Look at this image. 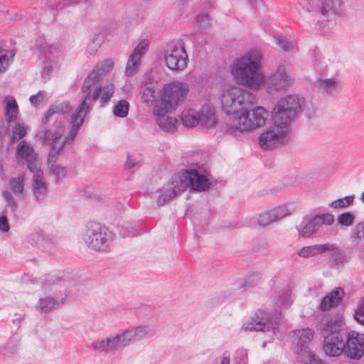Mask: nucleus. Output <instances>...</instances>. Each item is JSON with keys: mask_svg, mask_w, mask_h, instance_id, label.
I'll use <instances>...</instances> for the list:
<instances>
[{"mask_svg": "<svg viewBox=\"0 0 364 364\" xmlns=\"http://www.w3.org/2000/svg\"><path fill=\"white\" fill-rule=\"evenodd\" d=\"M100 80L92 72L83 82L81 91L84 94L82 101L71 114L69 131L65 135V126L62 122H57L50 130L43 129L37 132L36 137L42 143L48 140L51 147L49 161L55 157L65 144H70L75 138L80 127L84 122L87 114L90 112L92 102L100 97V90L98 82Z\"/></svg>", "mask_w": 364, "mask_h": 364, "instance_id": "nucleus-1", "label": "nucleus"}, {"mask_svg": "<svg viewBox=\"0 0 364 364\" xmlns=\"http://www.w3.org/2000/svg\"><path fill=\"white\" fill-rule=\"evenodd\" d=\"M211 186V182L199 171L185 170L174 174L171 178L160 189L156 203L164 205L169 203L177 196L184 192L188 187L194 191H205Z\"/></svg>", "mask_w": 364, "mask_h": 364, "instance_id": "nucleus-2", "label": "nucleus"}, {"mask_svg": "<svg viewBox=\"0 0 364 364\" xmlns=\"http://www.w3.org/2000/svg\"><path fill=\"white\" fill-rule=\"evenodd\" d=\"M262 53L252 50L232 63L230 71L235 81L252 90L261 88L263 80L261 60Z\"/></svg>", "mask_w": 364, "mask_h": 364, "instance_id": "nucleus-3", "label": "nucleus"}, {"mask_svg": "<svg viewBox=\"0 0 364 364\" xmlns=\"http://www.w3.org/2000/svg\"><path fill=\"white\" fill-rule=\"evenodd\" d=\"M245 106L232 119L221 127L224 134L237 136L239 134L252 132L263 127L269 116L267 110L261 106L251 108Z\"/></svg>", "mask_w": 364, "mask_h": 364, "instance_id": "nucleus-4", "label": "nucleus"}, {"mask_svg": "<svg viewBox=\"0 0 364 364\" xmlns=\"http://www.w3.org/2000/svg\"><path fill=\"white\" fill-rule=\"evenodd\" d=\"M305 99L298 94H289L282 97L274 105L271 112L272 121L278 125L289 126L302 113Z\"/></svg>", "mask_w": 364, "mask_h": 364, "instance_id": "nucleus-5", "label": "nucleus"}, {"mask_svg": "<svg viewBox=\"0 0 364 364\" xmlns=\"http://www.w3.org/2000/svg\"><path fill=\"white\" fill-rule=\"evenodd\" d=\"M250 97L249 92L237 85H225L220 94L222 109L235 117L245 106L252 105Z\"/></svg>", "mask_w": 364, "mask_h": 364, "instance_id": "nucleus-6", "label": "nucleus"}, {"mask_svg": "<svg viewBox=\"0 0 364 364\" xmlns=\"http://www.w3.org/2000/svg\"><path fill=\"white\" fill-rule=\"evenodd\" d=\"M115 238L114 233L107 227L97 223H90L85 227L81 239L87 248L97 252L109 249Z\"/></svg>", "mask_w": 364, "mask_h": 364, "instance_id": "nucleus-7", "label": "nucleus"}, {"mask_svg": "<svg viewBox=\"0 0 364 364\" xmlns=\"http://www.w3.org/2000/svg\"><path fill=\"white\" fill-rule=\"evenodd\" d=\"M343 326V321L340 318H331L323 324V349L328 356H338L344 350Z\"/></svg>", "mask_w": 364, "mask_h": 364, "instance_id": "nucleus-8", "label": "nucleus"}, {"mask_svg": "<svg viewBox=\"0 0 364 364\" xmlns=\"http://www.w3.org/2000/svg\"><path fill=\"white\" fill-rule=\"evenodd\" d=\"M182 124L188 128H193L198 124L207 129H213L217 124L214 109L209 106H203L199 109L185 108L181 114Z\"/></svg>", "mask_w": 364, "mask_h": 364, "instance_id": "nucleus-9", "label": "nucleus"}, {"mask_svg": "<svg viewBox=\"0 0 364 364\" xmlns=\"http://www.w3.org/2000/svg\"><path fill=\"white\" fill-rule=\"evenodd\" d=\"M188 92L189 86L186 82L174 80L165 84L160 91L159 98L155 105L176 109L179 105L184 102Z\"/></svg>", "mask_w": 364, "mask_h": 364, "instance_id": "nucleus-10", "label": "nucleus"}, {"mask_svg": "<svg viewBox=\"0 0 364 364\" xmlns=\"http://www.w3.org/2000/svg\"><path fill=\"white\" fill-rule=\"evenodd\" d=\"M293 83L294 79L288 65L281 64L267 76L263 74L261 87L269 94H274L287 91Z\"/></svg>", "mask_w": 364, "mask_h": 364, "instance_id": "nucleus-11", "label": "nucleus"}, {"mask_svg": "<svg viewBox=\"0 0 364 364\" xmlns=\"http://www.w3.org/2000/svg\"><path fill=\"white\" fill-rule=\"evenodd\" d=\"M287 125H278L272 121V125L264 130L259 136L261 148L269 150L283 144L289 139V130Z\"/></svg>", "mask_w": 364, "mask_h": 364, "instance_id": "nucleus-12", "label": "nucleus"}, {"mask_svg": "<svg viewBox=\"0 0 364 364\" xmlns=\"http://www.w3.org/2000/svg\"><path fill=\"white\" fill-rule=\"evenodd\" d=\"M164 60L168 69L173 71H181L187 67L188 54L181 43L173 42L165 48Z\"/></svg>", "mask_w": 364, "mask_h": 364, "instance_id": "nucleus-13", "label": "nucleus"}, {"mask_svg": "<svg viewBox=\"0 0 364 364\" xmlns=\"http://www.w3.org/2000/svg\"><path fill=\"white\" fill-rule=\"evenodd\" d=\"M123 330L115 335L100 338L92 343V348L100 353H112L127 347Z\"/></svg>", "mask_w": 364, "mask_h": 364, "instance_id": "nucleus-14", "label": "nucleus"}, {"mask_svg": "<svg viewBox=\"0 0 364 364\" xmlns=\"http://www.w3.org/2000/svg\"><path fill=\"white\" fill-rule=\"evenodd\" d=\"M334 216L331 213L318 214L313 218L304 220L299 228L298 232L299 236L309 238L315 234L321 227L324 225H331L334 223Z\"/></svg>", "mask_w": 364, "mask_h": 364, "instance_id": "nucleus-15", "label": "nucleus"}, {"mask_svg": "<svg viewBox=\"0 0 364 364\" xmlns=\"http://www.w3.org/2000/svg\"><path fill=\"white\" fill-rule=\"evenodd\" d=\"M344 350L353 359H359L364 354V334L350 331L346 336Z\"/></svg>", "mask_w": 364, "mask_h": 364, "instance_id": "nucleus-16", "label": "nucleus"}, {"mask_svg": "<svg viewBox=\"0 0 364 364\" xmlns=\"http://www.w3.org/2000/svg\"><path fill=\"white\" fill-rule=\"evenodd\" d=\"M123 331L129 346L136 341L154 336L157 331V326L153 323L141 324L131 326L124 329Z\"/></svg>", "mask_w": 364, "mask_h": 364, "instance_id": "nucleus-17", "label": "nucleus"}, {"mask_svg": "<svg viewBox=\"0 0 364 364\" xmlns=\"http://www.w3.org/2000/svg\"><path fill=\"white\" fill-rule=\"evenodd\" d=\"M172 109L165 108L161 105H155L153 107V114L156 121L161 129L164 132H173L176 130L178 125L177 119L174 117L168 115V112Z\"/></svg>", "mask_w": 364, "mask_h": 364, "instance_id": "nucleus-18", "label": "nucleus"}, {"mask_svg": "<svg viewBox=\"0 0 364 364\" xmlns=\"http://www.w3.org/2000/svg\"><path fill=\"white\" fill-rule=\"evenodd\" d=\"M314 337V332L312 329L306 328L294 331L291 335V339L294 344V351L296 354L304 352L309 355L311 353L308 351V345Z\"/></svg>", "mask_w": 364, "mask_h": 364, "instance_id": "nucleus-19", "label": "nucleus"}, {"mask_svg": "<svg viewBox=\"0 0 364 364\" xmlns=\"http://www.w3.org/2000/svg\"><path fill=\"white\" fill-rule=\"evenodd\" d=\"M263 312L259 311L257 314V318L261 316L257 321L252 319V321L245 322L242 328L245 331H272L274 330L279 325L277 319L269 318L267 316H262Z\"/></svg>", "mask_w": 364, "mask_h": 364, "instance_id": "nucleus-20", "label": "nucleus"}, {"mask_svg": "<svg viewBox=\"0 0 364 364\" xmlns=\"http://www.w3.org/2000/svg\"><path fill=\"white\" fill-rule=\"evenodd\" d=\"M315 87L323 95L336 97L340 93L342 85L340 79L336 77H320L315 82Z\"/></svg>", "mask_w": 364, "mask_h": 364, "instance_id": "nucleus-21", "label": "nucleus"}, {"mask_svg": "<svg viewBox=\"0 0 364 364\" xmlns=\"http://www.w3.org/2000/svg\"><path fill=\"white\" fill-rule=\"evenodd\" d=\"M30 171L33 173V193L38 200H41L46 197L48 189L43 173L38 166H31Z\"/></svg>", "mask_w": 364, "mask_h": 364, "instance_id": "nucleus-22", "label": "nucleus"}, {"mask_svg": "<svg viewBox=\"0 0 364 364\" xmlns=\"http://www.w3.org/2000/svg\"><path fill=\"white\" fill-rule=\"evenodd\" d=\"M149 46L147 40H142L134 48L133 53L129 56L126 69L125 74L128 76L134 75L141 63V58L145 54Z\"/></svg>", "mask_w": 364, "mask_h": 364, "instance_id": "nucleus-23", "label": "nucleus"}, {"mask_svg": "<svg viewBox=\"0 0 364 364\" xmlns=\"http://www.w3.org/2000/svg\"><path fill=\"white\" fill-rule=\"evenodd\" d=\"M16 158L21 161H25L28 164V168L31 166H37L33 162L36 158V154L33 147L27 141L23 140L20 141L16 147Z\"/></svg>", "mask_w": 364, "mask_h": 364, "instance_id": "nucleus-24", "label": "nucleus"}, {"mask_svg": "<svg viewBox=\"0 0 364 364\" xmlns=\"http://www.w3.org/2000/svg\"><path fill=\"white\" fill-rule=\"evenodd\" d=\"M318 11L323 16H341L343 14L342 0H318Z\"/></svg>", "mask_w": 364, "mask_h": 364, "instance_id": "nucleus-25", "label": "nucleus"}, {"mask_svg": "<svg viewBox=\"0 0 364 364\" xmlns=\"http://www.w3.org/2000/svg\"><path fill=\"white\" fill-rule=\"evenodd\" d=\"M344 294L343 289L335 288L323 298L319 306L321 310L326 311L337 306L343 299Z\"/></svg>", "mask_w": 364, "mask_h": 364, "instance_id": "nucleus-26", "label": "nucleus"}, {"mask_svg": "<svg viewBox=\"0 0 364 364\" xmlns=\"http://www.w3.org/2000/svg\"><path fill=\"white\" fill-rule=\"evenodd\" d=\"M63 304V299L56 300L53 297L46 296L40 298L36 309L41 314H47Z\"/></svg>", "mask_w": 364, "mask_h": 364, "instance_id": "nucleus-27", "label": "nucleus"}, {"mask_svg": "<svg viewBox=\"0 0 364 364\" xmlns=\"http://www.w3.org/2000/svg\"><path fill=\"white\" fill-rule=\"evenodd\" d=\"M72 107L68 102H63L60 103H55L49 107L42 118V122L47 124L50 118L55 114H65L69 112Z\"/></svg>", "mask_w": 364, "mask_h": 364, "instance_id": "nucleus-28", "label": "nucleus"}, {"mask_svg": "<svg viewBox=\"0 0 364 364\" xmlns=\"http://www.w3.org/2000/svg\"><path fill=\"white\" fill-rule=\"evenodd\" d=\"M296 209L294 203H283L270 209L274 221L277 223L285 217L290 215Z\"/></svg>", "mask_w": 364, "mask_h": 364, "instance_id": "nucleus-29", "label": "nucleus"}, {"mask_svg": "<svg viewBox=\"0 0 364 364\" xmlns=\"http://www.w3.org/2000/svg\"><path fill=\"white\" fill-rule=\"evenodd\" d=\"M5 116L7 122H15L18 114V107L15 98L8 95L4 98Z\"/></svg>", "mask_w": 364, "mask_h": 364, "instance_id": "nucleus-30", "label": "nucleus"}, {"mask_svg": "<svg viewBox=\"0 0 364 364\" xmlns=\"http://www.w3.org/2000/svg\"><path fill=\"white\" fill-rule=\"evenodd\" d=\"M141 100L146 104H151L154 106L158 100L156 97V88L152 83H145L140 89Z\"/></svg>", "mask_w": 364, "mask_h": 364, "instance_id": "nucleus-31", "label": "nucleus"}, {"mask_svg": "<svg viewBox=\"0 0 364 364\" xmlns=\"http://www.w3.org/2000/svg\"><path fill=\"white\" fill-rule=\"evenodd\" d=\"M328 248L325 244H316L305 246L298 251V255L301 257L309 258L318 255L324 254L325 250Z\"/></svg>", "mask_w": 364, "mask_h": 364, "instance_id": "nucleus-32", "label": "nucleus"}, {"mask_svg": "<svg viewBox=\"0 0 364 364\" xmlns=\"http://www.w3.org/2000/svg\"><path fill=\"white\" fill-rule=\"evenodd\" d=\"M20 348L19 340L16 338H11L6 343L0 346V355L7 358L16 354Z\"/></svg>", "mask_w": 364, "mask_h": 364, "instance_id": "nucleus-33", "label": "nucleus"}, {"mask_svg": "<svg viewBox=\"0 0 364 364\" xmlns=\"http://www.w3.org/2000/svg\"><path fill=\"white\" fill-rule=\"evenodd\" d=\"M39 51L42 59H50L57 60L60 50L58 46L55 45L44 43L40 46Z\"/></svg>", "mask_w": 364, "mask_h": 364, "instance_id": "nucleus-34", "label": "nucleus"}, {"mask_svg": "<svg viewBox=\"0 0 364 364\" xmlns=\"http://www.w3.org/2000/svg\"><path fill=\"white\" fill-rule=\"evenodd\" d=\"M16 53L12 49H0V74L5 73L14 61Z\"/></svg>", "mask_w": 364, "mask_h": 364, "instance_id": "nucleus-35", "label": "nucleus"}, {"mask_svg": "<svg viewBox=\"0 0 364 364\" xmlns=\"http://www.w3.org/2000/svg\"><path fill=\"white\" fill-rule=\"evenodd\" d=\"M328 248L325 250V253L330 252L332 260L337 264H341L346 262L347 257L344 252L336 244L326 243Z\"/></svg>", "mask_w": 364, "mask_h": 364, "instance_id": "nucleus-36", "label": "nucleus"}, {"mask_svg": "<svg viewBox=\"0 0 364 364\" xmlns=\"http://www.w3.org/2000/svg\"><path fill=\"white\" fill-rule=\"evenodd\" d=\"M114 66V62L112 59H106L100 63H98L92 73L95 75L97 76L98 78L100 80L101 77L106 75L107 73L111 71Z\"/></svg>", "mask_w": 364, "mask_h": 364, "instance_id": "nucleus-37", "label": "nucleus"}, {"mask_svg": "<svg viewBox=\"0 0 364 364\" xmlns=\"http://www.w3.org/2000/svg\"><path fill=\"white\" fill-rule=\"evenodd\" d=\"M350 240L355 245H358L364 240V221L356 224L351 230Z\"/></svg>", "mask_w": 364, "mask_h": 364, "instance_id": "nucleus-38", "label": "nucleus"}, {"mask_svg": "<svg viewBox=\"0 0 364 364\" xmlns=\"http://www.w3.org/2000/svg\"><path fill=\"white\" fill-rule=\"evenodd\" d=\"M100 97L97 100H100L101 105L104 106L112 97L114 87L112 85H107L105 86L100 85Z\"/></svg>", "mask_w": 364, "mask_h": 364, "instance_id": "nucleus-39", "label": "nucleus"}, {"mask_svg": "<svg viewBox=\"0 0 364 364\" xmlns=\"http://www.w3.org/2000/svg\"><path fill=\"white\" fill-rule=\"evenodd\" d=\"M129 104L125 100H119L113 107V114L115 117L124 118L128 115Z\"/></svg>", "mask_w": 364, "mask_h": 364, "instance_id": "nucleus-40", "label": "nucleus"}, {"mask_svg": "<svg viewBox=\"0 0 364 364\" xmlns=\"http://www.w3.org/2000/svg\"><path fill=\"white\" fill-rule=\"evenodd\" d=\"M104 38V35L102 33L95 35L92 41L87 46V53L90 55H95L102 45Z\"/></svg>", "mask_w": 364, "mask_h": 364, "instance_id": "nucleus-41", "label": "nucleus"}, {"mask_svg": "<svg viewBox=\"0 0 364 364\" xmlns=\"http://www.w3.org/2000/svg\"><path fill=\"white\" fill-rule=\"evenodd\" d=\"M28 129V126L23 123L16 124L12 130L11 141H19L23 138L27 134Z\"/></svg>", "mask_w": 364, "mask_h": 364, "instance_id": "nucleus-42", "label": "nucleus"}, {"mask_svg": "<svg viewBox=\"0 0 364 364\" xmlns=\"http://www.w3.org/2000/svg\"><path fill=\"white\" fill-rule=\"evenodd\" d=\"M24 174H21L17 177H14L10 180L11 189L17 194L23 193L24 189Z\"/></svg>", "mask_w": 364, "mask_h": 364, "instance_id": "nucleus-43", "label": "nucleus"}, {"mask_svg": "<svg viewBox=\"0 0 364 364\" xmlns=\"http://www.w3.org/2000/svg\"><path fill=\"white\" fill-rule=\"evenodd\" d=\"M293 301L292 296L289 291H286L280 295L276 303V310L281 311L283 308L289 306Z\"/></svg>", "mask_w": 364, "mask_h": 364, "instance_id": "nucleus-44", "label": "nucleus"}, {"mask_svg": "<svg viewBox=\"0 0 364 364\" xmlns=\"http://www.w3.org/2000/svg\"><path fill=\"white\" fill-rule=\"evenodd\" d=\"M43 67H42V75L43 78H50L51 76L53 69L57 64V60L50 59H42Z\"/></svg>", "mask_w": 364, "mask_h": 364, "instance_id": "nucleus-45", "label": "nucleus"}, {"mask_svg": "<svg viewBox=\"0 0 364 364\" xmlns=\"http://www.w3.org/2000/svg\"><path fill=\"white\" fill-rule=\"evenodd\" d=\"M353 318L357 323L364 326V297L358 301L353 314Z\"/></svg>", "mask_w": 364, "mask_h": 364, "instance_id": "nucleus-46", "label": "nucleus"}, {"mask_svg": "<svg viewBox=\"0 0 364 364\" xmlns=\"http://www.w3.org/2000/svg\"><path fill=\"white\" fill-rule=\"evenodd\" d=\"M49 96L45 91L41 90L37 94L30 97V102L35 107H38L42 103L46 102L48 100Z\"/></svg>", "mask_w": 364, "mask_h": 364, "instance_id": "nucleus-47", "label": "nucleus"}, {"mask_svg": "<svg viewBox=\"0 0 364 364\" xmlns=\"http://www.w3.org/2000/svg\"><path fill=\"white\" fill-rule=\"evenodd\" d=\"M257 223L260 226L266 227L271 223H276L273 218L270 210L261 213L257 218Z\"/></svg>", "mask_w": 364, "mask_h": 364, "instance_id": "nucleus-48", "label": "nucleus"}, {"mask_svg": "<svg viewBox=\"0 0 364 364\" xmlns=\"http://www.w3.org/2000/svg\"><path fill=\"white\" fill-rule=\"evenodd\" d=\"M353 196H346L343 198L335 200L330 204V206L333 208H346L353 203Z\"/></svg>", "mask_w": 364, "mask_h": 364, "instance_id": "nucleus-49", "label": "nucleus"}, {"mask_svg": "<svg viewBox=\"0 0 364 364\" xmlns=\"http://www.w3.org/2000/svg\"><path fill=\"white\" fill-rule=\"evenodd\" d=\"M355 220V215L351 213H344L337 218L338 223L343 226L351 225Z\"/></svg>", "mask_w": 364, "mask_h": 364, "instance_id": "nucleus-50", "label": "nucleus"}, {"mask_svg": "<svg viewBox=\"0 0 364 364\" xmlns=\"http://www.w3.org/2000/svg\"><path fill=\"white\" fill-rule=\"evenodd\" d=\"M275 43L280 46L284 50L289 51L294 48L296 43L294 42H289L284 38H282L278 36H274Z\"/></svg>", "mask_w": 364, "mask_h": 364, "instance_id": "nucleus-51", "label": "nucleus"}, {"mask_svg": "<svg viewBox=\"0 0 364 364\" xmlns=\"http://www.w3.org/2000/svg\"><path fill=\"white\" fill-rule=\"evenodd\" d=\"M44 239L43 233L41 231H34L28 236V241L32 245L40 244Z\"/></svg>", "mask_w": 364, "mask_h": 364, "instance_id": "nucleus-52", "label": "nucleus"}, {"mask_svg": "<svg viewBox=\"0 0 364 364\" xmlns=\"http://www.w3.org/2000/svg\"><path fill=\"white\" fill-rule=\"evenodd\" d=\"M50 170L52 173L56 176L57 180L63 178L66 174L65 168L59 165L51 164Z\"/></svg>", "mask_w": 364, "mask_h": 364, "instance_id": "nucleus-53", "label": "nucleus"}, {"mask_svg": "<svg viewBox=\"0 0 364 364\" xmlns=\"http://www.w3.org/2000/svg\"><path fill=\"white\" fill-rule=\"evenodd\" d=\"M299 6L306 12H311L314 11V4L313 0H298Z\"/></svg>", "mask_w": 364, "mask_h": 364, "instance_id": "nucleus-54", "label": "nucleus"}, {"mask_svg": "<svg viewBox=\"0 0 364 364\" xmlns=\"http://www.w3.org/2000/svg\"><path fill=\"white\" fill-rule=\"evenodd\" d=\"M84 0H58L57 7L59 9L69 6H75L82 2Z\"/></svg>", "mask_w": 364, "mask_h": 364, "instance_id": "nucleus-55", "label": "nucleus"}, {"mask_svg": "<svg viewBox=\"0 0 364 364\" xmlns=\"http://www.w3.org/2000/svg\"><path fill=\"white\" fill-rule=\"evenodd\" d=\"M10 229L8 220L6 216H0V231L7 232Z\"/></svg>", "mask_w": 364, "mask_h": 364, "instance_id": "nucleus-56", "label": "nucleus"}, {"mask_svg": "<svg viewBox=\"0 0 364 364\" xmlns=\"http://www.w3.org/2000/svg\"><path fill=\"white\" fill-rule=\"evenodd\" d=\"M259 279V276H250L241 282L240 288L246 289L251 285L252 282Z\"/></svg>", "mask_w": 364, "mask_h": 364, "instance_id": "nucleus-57", "label": "nucleus"}, {"mask_svg": "<svg viewBox=\"0 0 364 364\" xmlns=\"http://www.w3.org/2000/svg\"><path fill=\"white\" fill-rule=\"evenodd\" d=\"M309 362L304 363V364H325L323 360L319 359L318 357H316L313 353H309Z\"/></svg>", "mask_w": 364, "mask_h": 364, "instance_id": "nucleus-58", "label": "nucleus"}, {"mask_svg": "<svg viewBox=\"0 0 364 364\" xmlns=\"http://www.w3.org/2000/svg\"><path fill=\"white\" fill-rule=\"evenodd\" d=\"M4 196L5 199L6 200L8 204L11 208H15L16 207V203L15 202L11 194L9 191H4Z\"/></svg>", "mask_w": 364, "mask_h": 364, "instance_id": "nucleus-59", "label": "nucleus"}, {"mask_svg": "<svg viewBox=\"0 0 364 364\" xmlns=\"http://www.w3.org/2000/svg\"><path fill=\"white\" fill-rule=\"evenodd\" d=\"M230 354L228 352H225L221 358L220 364H230Z\"/></svg>", "mask_w": 364, "mask_h": 364, "instance_id": "nucleus-60", "label": "nucleus"}, {"mask_svg": "<svg viewBox=\"0 0 364 364\" xmlns=\"http://www.w3.org/2000/svg\"><path fill=\"white\" fill-rule=\"evenodd\" d=\"M209 21L210 16L208 14H201L198 16V21L201 25H205V23Z\"/></svg>", "mask_w": 364, "mask_h": 364, "instance_id": "nucleus-61", "label": "nucleus"}, {"mask_svg": "<svg viewBox=\"0 0 364 364\" xmlns=\"http://www.w3.org/2000/svg\"><path fill=\"white\" fill-rule=\"evenodd\" d=\"M136 162L134 161L133 159H131L130 156H128L126 166L129 168H133L136 166Z\"/></svg>", "mask_w": 364, "mask_h": 364, "instance_id": "nucleus-62", "label": "nucleus"}, {"mask_svg": "<svg viewBox=\"0 0 364 364\" xmlns=\"http://www.w3.org/2000/svg\"><path fill=\"white\" fill-rule=\"evenodd\" d=\"M251 5L255 8L258 4H262V0H250Z\"/></svg>", "mask_w": 364, "mask_h": 364, "instance_id": "nucleus-63", "label": "nucleus"}, {"mask_svg": "<svg viewBox=\"0 0 364 364\" xmlns=\"http://www.w3.org/2000/svg\"><path fill=\"white\" fill-rule=\"evenodd\" d=\"M317 23L318 24L320 28H324L327 24V21H322L321 22L318 21Z\"/></svg>", "mask_w": 364, "mask_h": 364, "instance_id": "nucleus-64", "label": "nucleus"}]
</instances>
